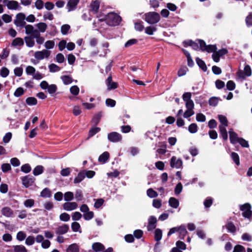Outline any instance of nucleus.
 I'll use <instances>...</instances> for the list:
<instances>
[{"label": "nucleus", "mask_w": 252, "mask_h": 252, "mask_svg": "<svg viewBox=\"0 0 252 252\" xmlns=\"http://www.w3.org/2000/svg\"><path fill=\"white\" fill-rule=\"evenodd\" d=\"M33 183L34 179L32 178L25 176L22 178V184L26 188H28L32 186Z\"/></svg>", "instance_id": "6ab92c4d"}, {"label": "nucleus", "mask_w": 252, "mask_h": 252, "mask_svg": "<svg viewBox=\"0 0 252 252\" xmlns=\"http://www.w3.org/2000/svg\"><path fill=\"white\" fill-rule=\"evenodd\" d=\"M82 214L79 212H75L71 215L72 220L74 221L80 220L82 218Z\"/></svg>", "instance_id": "de8ad7c7"}, {"label": "nucleus", "mask_w": 252, "mask_h": 252, "mask_svg": "<svg viewBox=\"0 0 252 252\" xmlns=\"http://www.w3.org/2000/svg\"><path fill=\"white\" fill-rule=\"evenodd\" d=\"M176 247L175 248H177L178 249L182 250H185L186 249V244L182 242L178 241L176 242Z\"/></svg>", "instance_id": "0e129e2a"}, {"label": "nucleus", "mask_w": 252, "mask_h": 252, "mask_svg": "<svg viewBox=\"0 0 252 252\" xmlns=\"http://www.w3.org/2000/svg\"><path fill=\"white\" fill-rule=\"evenodd\" d=\"M21 171L24 173H28L31 171V167L29 164H25L21 167Z\"/></svg>", "instance_id": "e2e57ef3"}, {"label": "nucleus", "mask_w": 252, "mask_h": 252, "mask_svg": "<svg viewBox=\"0 0 252 252\" xmlns=\"http://www.w3.org/2000/svg\"><path fill=\"white\" fill-rule=\"evenodd\" d=\"M160 19V15L155 12H149L144 14V20L149 24L158 23Z\"/></svg>", "instance_id": "7ed1b4c3"}, {"label": "nucleus", "mask_w": 252, "mask_h": 252, "mask_svg": "<svg viewBox=\"0 0 252 252\" xmlns=\"http://www.w3.org/2000/svg\"><path fill=\"white\" fill-rule=\"evenodd\" d=\"M107 138L110 142L113 143L120 142L122 140L121 135L116 132H112L109 133L108 134Z\"/></svg>", "instance_id": "9d476101"}, {"label": "nucleus", "mask_w": 252, "mask_h": 252, "mask_svg": "<svg viewBox=\"0 0 252 252\" xmlns=\"http://www.w3.org/2000/svg\"><path fill=\"white\" fill-rule=\"evenodd\" d=\"M78 207V204L75 202H68L63 204V208L66 211H71L75 210Z\"/></svg>", "instance_id": "ddd939ff"}, {"label": "nucleus", "mask_w": 252, "mask_h": 252, "mask_svg": "<svg viewBox=\"0 0 252 252\" xmlns=\"http://www.w3.org/2000/svg\"><path fill=\"white\" fill-rule=\"evenodd\" d=\"M225 127L226 126H219L220 133L221 135L222 138L224 140H226L227 139V137H228L227 132L226 129L225 128Z\"/></svg>", "instance_id": "473e14b6"}, {"label": "nucleus", "mask_w": 252, "mask_h": 252, "mask_svg": "<svg viewBox=\"0 0 252 252\" xmlns=\"http://www.w3.org/2000/svg\"><path fill=\"white\" fill-rule=\"evenodd\" d=\"M183 51L184 52V54H185L186 56L187 57V60H188V64L189 66H192L193 64V61H192L191 56L190 55V54L189 52L186 51L185 49H183Z\"/></svg>", "instance_id": "e433bc0d"}, {"label": "nucleus", "mask_w": 252, "mask_h": 252, "mask_svg": "<svg viewBox=\"0 0 252 252\" xmlns=\"http://www.w3.org/2000/svg\"><path fill=\"white\" fill-rule=\"evenodd\" d=\"M26 102L28 105L31 106L36 105L37 103V100L34 97H29L26 99Z\"/></svg>", "instance_id": "4c0bfd02"}, {"label": "nucleus", "mask_w": 252, "mask_h": 252, "mask_svg": "<svg viewBox=\"0 0 252 252\" xmlns=\"http://www.w3.org/2000/svg\"><path fill=\"white\" fill-rule=\"evenodd\" d=\"M34 204V201L32 199H29L26 200L24 202V205L26 207L31 208Z\"/></svg>", "instance_id": "864d4df0"}, {"label": "nucleus", "mask_w": 252, "mask_h": 252, "mask_svg": "<svg viewBox=\"0 0 252 252\" xmlns=\"http://www.w3.org/2000/svg\"><path fill=\"white\" fill-rule=\"evenodd\" d=\"M100 1L95 0L92 1L89 6V11L93 14H96L98 12Z\"/></svg>", "instance_id": "1a4fd4ad"}, {"label": "nucleus", "mask_w": 252, "mask_h": 252, "mask_svg": "<svg viewBox=\"0 0 252 252\" xmlns=\"http://www.w3.org/2000/svg\"><path fill=\"white\" fill-rule=\"evenodd\" d=\"M40 196L42 197H50L51 196V192L48 188H45L40 193Z\"/></svg>", "instance_id": "ea45409f"}, {"label": "nucleus", "mask_w": 252, "mask_h": 252, "mask_svg": "<svg viewBox=\"0 0 252 252\" xmlns=\"http://www.w3.org/2000/svg\"><path fill=\"white\" fill-rule=\"evenodd\" d=\"M85 178V171H82L79 172L77 176L75 178L74 180V183L77 184L80 183Z\"/></svg>", "instance_id": "a878e982"}, {"label": "nucleus", "mask_w": 252, "mask_h": 252, "mask_svg": "<svg viewBox=\"0 0 252 252\" xmlns=\"http://www.w3.org/2000/svg\"><path fill=\"white\" fill-rule=\"evenodd\" d=\"M169 206L173 208L176 209L179 206V202L178 199L175 197H170L168 201Z\"/></svg>", "instance_id": "5701e85b"}, {"label": "nucleus", "mask_w": 252, "mask_h": 252, "mask_svg": "<svg viewBox=\"0 0 252 252\" xmlns=\"http://www.w3.org/2000/svg\"><path fill=\"white\" fill-rule=\"evenodd\" d=\"M74 194L71 191L66 192L64 194V199L66 201H69L73 199Z\"/></svg>", "instance_id": "37998d69"}, {"label": "nucleus", "mask_w": 252, "mask_h": 252, "mask_svg": "<svg viewBox=\"0 0 252 252\" xmlns=\"http://www.w3.org/2000/svg\"><path fill=\"white\" fill-rule=\"evenodd\" d=\"M3 2L10 10H20L21 8L19 3L16 0H3Z\"/></svg>", "instance_id": "6e6552de"}, {"label": "nucleus", "mask_w": 252, "mask_h": 252, "mask_svg": "<svg viewBox=\"0 0 252 252\" xmlns=\"http://www.w3.org/2000/svg\"><path fill=\"white\" fill-rule=\"evenodd\" d=\"M218 119L221 124L220 126H228V121L225 116L221 115H218Z\"/></svg>", "instance_id": "f704fd0d"}, {"label": "nucleus", "mask_w": 252, "mask_h": 252, "mask_svg": "<svg viewBox=\"0 0 252 252\" xmlns=\"http://www.w3.org/2000/svg\"><path fill=\"white\" fill-rule=\"evenodd\" d=\"M204 41L201 40H196L195 41H193L191 40H188L183 42V45L185 47L191 46L194 50L200 49V43L203 42Z\"/></svg>", "instance_id": "39448f33"}, {"label": "nucleus", "mask_w": 252, "mask_h": 252, "mask_svg": "<svg viewBox=\"0 0 252 252\" xmlns=\"http://www.w3.org/2000/svg\"><path fill=\"white\" fill-rule=\"evenodd\" d=\"M70 92L72 94L76 95L79 93V88L77 86H73L70 88Z\"/></svg>", "instance_id": "338daca9"}, {"label": "nucleus", "mask_w": 252, "mask_h": 252, "mask_svg": "<svg viewBox=\"0 0 252 252\" xmlns=\"http://www.w3.org/2000/svg\"><path fill=\"white\" fill-rule=\"evenodd\" d=\"M188 129L190 133H196L198 130L197 125L195 123H192L189 126Z\"/></svg>", "instance_id": "49530a36"}, {"label": "nucleus", "mask_w": 252, "mask_h": 252, "mask_svg": "<svg viewBox=\"0 0 252 252\" xmlns=\"http://www.w3.org/2000/svg\"><path fill=\"white\" fill-rule=\"evenodd\" d=\"M61 79L65 85H68L72 82V79L67 75H64L61 77Z\"/></svg>", "instance_id": "09e8293b"}, {"label": "nucleus", "mask_w": 252, "mask_h": 252, "mask_svg": "<svg viewBox=\"0 0 252 252\" xmlns=\"http://www.w3.org/2000/svg\"><path fill=\"white\" fill-rule=\"evenodd\" d=\"M44 170V167L42 165L36 166L33 170V174L34 176H38L42 174Z\"/></svg>", "instance_id": "7c9ffc66"}, {"label": "nucleus", "mask_w": 252, "mask_h": 252, "mask_svg": "<svg viewBox=\"0 0 252 252\" xmlns=\"http://www.w3.org/2000/svg\"><path fill=\"white\" fill-rule=\"evenodd\" d=\"M79 1V0H69L66 5L67 11L70 12L74 10L76 8Z\"/></svg>", "instance_id": "dca6fc26"}, {"label": "nucleus", "mask_w": 252, "mask_h": 252, "mask_svg": "<svg viewBox=\"0 0 252 252\" xmlns=\"http://www.w3.org/2000/svg\"><path fill=\"white\" fill-rule=\"evenodd\" d=\"M191 93L190 92H186L183 94L182 96L183 100L185 102V106L187 108L183 115L185 118H189L194 114L193 111L194 104L191 99Z\"/></svg>", "instance_id": "f257e3e1"}, {"label": "nucleus", "mask_w": 252, "mask_h": 252, "mask_svg": "<svg viewBox=\"0 0 252 252\" xmlns=\"http://www.w3.org/2000/svg\"><path fill=\"white\" fill-rule=\"evenodd\" d=\"M109 158V154L107 152H105L102 154L98 158L99 162L104 163L106 162Z\"/></svg>", "instance_id": "cd10ccee"}, {"label": "nucleus", "mask_w": 252, "mask_h": 252, "mask_svg": "<svg viewBox=\"0 0 252 252\" xmlns=\"http://www.w3.org/2000/svg\"><path fill=\"white\" fill-rule=\"evenodd\" d=\"M66 252H79V246L75 243L72 244L67 248Z\"/></svg>", "instance_id": "b1692460"}, {"label": "nucleus", "mask_w": 252, "mask_h": 252, "mask_svg": "<svg viewBox=\"0 0 252 252\" xmlns=\"http://www.w3.org/2000/svg\"><path fill=\"white\" fill-rule=\"evenodd\" d=\"M14 252H28L27 249L22 245H16L13 247Z\"/></svg>", "instance_id": "72a5a7b5"}, {"label": "nucleus", "mask_w": 252, "mask_h": 252, "mask_svg": "<svg viewBox=\"0 0 252 252\" xmlns=\"http://www.w3.org/2000/svg\"><path fill=\"white\" fill-rule=\"evenodd\" d=\"M107 89L109 90L116 89L117 87V84L116 82H113L112 77L109 76L106 81Z\"/></svg>", "instance_id": "aec40b11"}, {"label": "nucleus", "mask_w": 252, "mask_h": 252, "mask_svg": "<svg viewBox=\"0 0 252 252\" xmlns=\"http://www.w3.org/2000/svg\"><path fill=\"white\" fill-rule=\"evenodd\" d=\"M24 44V42L23 39L20 37H17L15 38L11 44L13 46L17 47V46H22Z\"/></svg>", "instance_id": "c85d7f7f"}, {"label": "nucleus", "mask_w": 252, "mask_h": 252, "mask_svg": "<svg viewBox=\"0 0 252 252\" xmlns=\"http://www.w3.org/2000/svg\"><path fill=\"white\" fill-rule=\"evenodd\" d=\"M50 54V51L43 49L41 51H36L34 54V57L36 60L40 61L45 58H48Z\"/></svg>", "instance_id": "423d86ee"}, {"label": "nucleus", "mask_w": 252, "mask_h": 252, "mask_svg": "<svg viewBox=\"0 0 252 252\" xmlns=\"http://www.w3.org/2000/svg\"><path fill=\"white\" fill-rule=\"evenodd\" d=\"M219 102V98L216 97H213L209 100V104L212 106H216Z\"/></svg>", "instance_id": "69168bd1"}, {"label": "nucleus", "mask_w": 252, "mask_h": 252, "mask_svg": "<svg viewBox=\"0 0 252 252\" xmlns=\"http://www.w3.org/2000/svg\"><path fill=\"white\" fill-rule=\"evenodd\" d=\"M34 38L36 39V43L40 45L43 44L45 40L44 38L40 35L39 32L34 35Z\"/></svg>", "instance_id": "79ce46f5"}, {"label": "nucleus", "mask_w": 252, "mask_h": 252, "mask_svg": "<svg viewBox=\"0 0 252 252\" xmlns=\"http://www.w3.org/2000/svg\"><path fill=\"white\" fill-rule=\"evenodd\" d=\"M26 234L22 231H19L16 235V239L19 241H23L26 238Z\"/></svg>", "instance_id": "a18cd8bd"}, {"label": "nucleus", "mask_w": 252, "mask_h": 252, "mask_svg": "<svg viewBox=\"0 0 252 252\" xmlns=\"http://www.w3.org/2000/svg\"><path fill=\"white\" fill-rule=\"evenodd\" d=\"M34 38V36L33 37L30 36L25 37L24 40L27 47L32 48L35 45Z\"/></svg>", "instance_id": "a211bd4d"}, {"label": "nucleus", "mask_w": 252, "mask_h": 252, "mask_svg": "<svg viewBox=\"0 0 252 252\" xmlns=\"http://www.w3.org/2000/svg\"><path fill=\"white\" fill-rule=\"evenodd\" d=\"M1 212L2 214L6 217H11L13 215V211L10 208L8 207L3 208L1 209Z\"/></svg>", "instance_id": "4be33fe9"}, {"label": "nucleus", "mask_w": 252, "mask_h": 252, "mask_svg": "<svg viewBox=\"0 0 252 252\" xmlns=\"http://www.w3.org/2000/svg\"><path fill=\"white\" fill-rule=\"evenodd\" d=\"M162 231L159 229H157L155 232V239L157 241H158L161 239Z\"/></svg>", "instance_id": "3c124183"}, {"label": "nucleus", "mask_w": 252, "mask_h": 252, "mask_svg": "<svg viewBox=\"0 0 252 252\" xmlns=\"http://www.w3.org/2000/svg\"><path fill=\"white\" fill-rule=\"evenodd\" d=\"M55 46V42L53 40H48L45 42L44 47L47 49H51Z\"/></svg>", "instance_id": "8fccbe9b"}, {"label": "nucleus", "mask_w": 252, "mask_h": 252, "mask_svg": "<svg viewBox=\"0 0 252 252\" xmlns=\"http://www.w3.org/2000/svg\"><path fill=\"white\" fill-rule=\"evenodd\" d=\"M178 231L180 235V238L181 239H184L185 236L187 234V231L186 229V227L185 226L181 225L179 227H178Z\"/></svg>", "instance_id": "c756f323"}, {"label": "nucleus", "mask_w": 252, "mask_h": 252, "mask_svg": "<svg viewBox=\"0 0 252 252\" xmlns=\"http://www.w3.org/2000/svg\"><path fill=\"white\" fill-rule=\"evenodd\" d=\"M200 50L202 51H206L208 53L214 52L217 50V47L216 45H206V43L204 41L200 43Z\"/></svg>", "instance_id": "f8f14e48"}, {"label": "nucleus", "mask_w": 252, "mask_h": 252, "mask_svg": "<svg viewBox=\"0 0 252 252\" xmlns=\"http://www.w3.org/2000/svg\"><path fill=\"white\" fill-rule=\"evenodd\" d=\"M49 69L51 72H58L61 70V68L55 63H51L49 65Z\"/></svg>", "instance_id": "a19ab883"}, {"label": "nucleus", "mask_w": 252, "mask_h": 252, "mask_svg": "<svg viewBox=\"0 0 252 252\" xmlns=\"http://www.w3.org/2000/svg\"><path fill=\"white\" fill-rule=\"evenodd\" d=\"M24 89L21 87H19V88H18L15 91V92L14 93V95L15 97H20V96L23 95L24 94Z\"/></svg>", "instance_id": "680f3d73"}, {"label": "nucleus", "mask_w": 252, "mask_h": 252, "mask_svg": "<svg viewBox=\"0 0 252 252\" xmlns=\"http://www.w3.org/2000/svg\"><path fill=\"white\" fill-rule=\"evenodd\" d=\"M71 227L73 232H79L81 233V226L77 222H73L71 223Z\"/></svg>", "instance_id": "2f4dec72"}, {"label": "nucleus", "mask_w": 252, "mask_h": 252, "mask_svg": "<svg viewBox=\"0 0 252 252\" xmlns=\"http://www.w3.org/2000/svg\"><path fill=\"white\" fill-rule=\"evenodd\" d=\"M94 200L95 202L94 204V207L96 209H98L101 207L103 205L104 202V200L102 198L95 199Z\"/></svg>", "instance_id": "5fc2aeb1"}, {"label": "nucleus", "mask_w": 252, "mask_h": 252, "mask_svg": "<svg viewBox=\"0 0 252 252\" xmlns=\"http://www.w3.org/2000/svg\"><path fill=\"white\" fill-rule=\"evenodd\" d=\"M94 217V212L92 211H89L83 214V218L86 220H89L93 219Z\"/></svg>", "instance_id": "c03bdc74"}, {"label": "nucleus", "mask_w": 252, "mask_h": 252, "mask_svg": "<svg viewBox=\"0 0 252 252\" xmlns=\"http://www.w3.org/2000/svg\"><path fill=\"white\" fill-rule=\"evenodd\" d=\"M70 216L66 213H62L60 216V219L63 221H68L70 220Z\"/></svg>", "instance_id": "4d7b16f0"}, {"label": "nucleus", "mask_w": 252, "mask_h": 252, "mask_svg": "<svg viewBox=\"0 0 252 252\" xmlns=\"http://www.w3.org/2000/svg\"><path fill=\"white\" fill-rule=\"evenodd\" d=\"M35 26L37 28L39 32H44L47 28V24L43 22L37 23Z\"/></svg>", "instance_id": "bb28decb"}, {"label": "nucleus", "mask_w": 252, "mask_h": 252, "mask_svg": "<svg viewBox=\"0 0 252 252\" xmlns=\"http://www.w3.org/2000/svg\"><path fill=\"white\" fill-rule=\"evenodd\" d=\"M92 248L95 252H100L103 250L105 248L102 244L96 242L93 244Z\"/></svg>", "instance_id": "393cba45"}, {"label": "nucleus", "mask_w": 252, "mask_h": 252, "mask_svg": "<svg viewBox=\"0 0 252 252\" xmlns=\"http://www.w3.org/2000/svg\"><path fill=\"white\" fill-rule=\"evenodd\" d=\"M24 27L25 28V32L27 34H31L34 36L38 32V31L35 30L33 26L31 25H25Z\"/></svg>", "instance_id": "2eb2a0df"}, {"label": "nucleus", "mask_w": 252, "mask_h": 252, "mask_svg": "<svg viewBox=\"0 0 252 252\" xmlns=\"http://www.w3.org/2000/svg\"><path fill=\"white\" fill-rule=\"evenodd\" d=\"M53 19H54V16H53V14L51 12H46L44 13L43 20L44 21H46L47 20L51 21V20H53Z\"/></svg>", "instance_id": "13d9d810"}, {"label": "nucleus", "mask_w": 252, "mask_h": 252, "mask_svg": "<svg viewBox=\"0 0 252 252\" xmlns=\"http://www.w3.org/2000/svg\"><path fill=\"white\" fill-rule=\"evenodd\" d=\"M147 195L150 198H155L158 196V193L153 189L150 188L147 190Z\"/></svg>", "instance_id": "c9c22d12"}, {"label": "nucleus", "mask_w": 252, "mask_h": 252, "mask_svg": "<svg viewBox=\"0 0 252 252\" xmlns=\"http://www.w3.org/2000/svg\"><path fill=\"white\" fill-rule=\"evenodd\" d=\"M9 73V70L6 67L1 68L0 71V75L2 77L5 78L7 77Z\"/></svg>", "instance_id": "774afa93"}, {"label": "nucleus", "mask_w": 252, "mask_h": 252, "mask_svg": "<svg viewBox=\"0 0 252 252\" xmlns=\"http://www.w3.org/2000/svg\"><path fill=\"white\" fill-rule=\"evenodd\" d=\"M57 90V86L55 84L49 85L47 89L48 92L50 94H53L56 93Z\"/></svg>", "instance_id": "6e6d98bb"}, {"label": "nucleus", "mask_w": 252, "mask_h": 252, "mask_svg": "<svg viewBox=\"0 0 252 252\" xmlns=\"http://www.w3.org/2000/svg\"><path fill=\"white\" fill-rule=\"evenodd\" d=\"M35 242V238L32 236H28L25 241V244L28 246L32 245Z\"/></svg>", "instance_id": "603ef678"}, {"label": "nucleus", "mask_w": 252, "mask_h": 252, "mask_svg": "<svg viewBox=\"0 0 252 252\" xmlns=\"http://www.w3.org/2000/svg\"><path fill=\"white\" fill-rule=\"evenodd\" d=\"M196 62L198 66L203 70L206 71L207 70V67L205 63L200 59L197 58L196 59Z\"/></svg>", "instance_id": "58836bf2"}, {"label": "nucleus", "mask_w": 252, "mask_h": 252, "mask_svg": "<svg viewBox=\"0 0 252 252\" xmlns=\"http://www.w3.org/2000/svg\"><path fill=\"white\" fill-rule=\"evenodd\" d=\"M183 164L182 160L180 158L173 156L170 159V166L172 168H180Z\"/></svg>", "instance_id": "9b49d317"}, {"label": "nucleus", "mask_w": 252, "mask_h": 252, "mask_svg": "<svg viewBox=\"0 0 252 252\" xmlns=\"http://www.w3.org/2000/svg\"><path fill=\"white\" fill-rule=\"evenodd\" d=\"M69 229V226L67 224H63L62 226L58 227L56 230V233L57 234H64L66 233Z\"/></svg>", "instance_id": "f3484780"}, {"label": "nucleus", "mask_w": 252, "mask_h": 252, "mask_svg": "<svg viewBox=\"0 0 252 252\" xmlns=\"http://www.w3.org/2000/svg\"><path fill=\"white\" fill-rule=\"evenodd\" d=\"M229 133L231 143L233 144H236L240 138H238L237 134L232 129L229 131Z\"/></svg>", "instance_id": "412c9836"}, {"label": "nucleus", "mask_w": 252, "mask_h": 252, "mask_svg": "<svg viewBox=\"0 0 252 252\" xmlns=\"http://www.w3.org/2000/svg\"><path fill=\"white\" fill-rule=\"evenodd\" d=\"M156 28L152 26H149L145 28V32L149 35H153L156 31Z\"/></svg>", "instance_id": "bf43d9fd"}, {"label": "nucleus", "mask_w": 252, "mask_h": 252, "mask_svg": "<svg viewBox=\"0 0 252 252\" xmlns=\"http://www.w3.org/2000/svg\"><path fill=\"white\" fill-rule=\"evenodd\" d=\"M157 219L155 217L150 216L148 219V230L149 231L154 229L156 227Z\"/></svg>", "instance_id": "4468645a"}, {"label": "nucleus", "mask_w": 252, "mask_h": 252, "mask_svg": "<svg viewBox=\"0 0 252 252\" xmlns=\"http://www.w3.org/2000/svg\"><path fill=\"white\" fill-rule=\"evenodd\" d=\"M240 210L243 212V216L245 218L252 219L251 206L249 203H245L240 206Z\"/></svg>", "instance_id": "20e7f679"}, {"label": "nucleus", "mask_w": 252, "mask_h": 252, "mask_svg": "<svg viewBox=\"0 0 252 252\" xmlns=\"http://www.w3.org/2000/svg\"><path fill=\"white\" fill-rule=\"evenodd\" d=\"M104 20L107 25L110 26H115L120 24L121 18L116 13L110 12L106 16Z\"/></svg>", "instance_id": "f03ea898"}, {"label": "nucleus", "mask_w": 252, "mask_h": 252, "mask_svg": "<svg viewBox=\"0 0 252 252\" xmlns=\"http://www.w3.org/2000/svg\"><path fill=\"white\" fill-rule=\"evenodd\" d=\"M26 15L23 13H19L16 15L14 24L17 27H23L26 25Z\"/></svg>", "instance_id": "0eeeda50"}, {"label": "nucleus", "mask_w": 252, "mask_h": 252, "mask_svg": "<svg viewBox=\"0 0 252 252\" xmlns=\"http://www.w3.org/2000/svg\"><path fill=\"white\" fill-rule=\"evenodd\" d=\"M231 157L237 165H239V157L237 153L235 152H232L231 154Z\"/></svg>", "instance_id": "052dcab7"}]
</instances>
